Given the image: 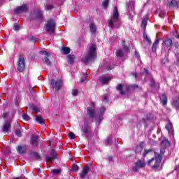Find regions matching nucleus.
I'll use <instances>...</instances> for the list:
<instances>
[{
    "mask_svg": "<svg viewBox=\"0 0 179 179\" xmlns=\"http://www.w3.org/2000/svg\"><path fill=\"white\" fill-rule=\"evenodd\" d=\"M96 58H97V48L96 45L93 44L90 47L87 55L83 59V62L89 64V62H93Z\"/></svg>",
    "mask_w": 179,
    "mask_h": 179,
    "instance_id": "1",
    "label": "nucleus"
},
{
    "mask_svg": "<svg viewBox=\"0 0 179 179\" xmlns=\"http://www.w3.org/2000/svg\"><path fill=\"white\" fill-rule=\"evenodd\" d=\"M165 149L161 148L160 152L161 154L155 153V159L152 158L150 160L148 161V164H152L153 162H155V164L152 166L154 169H159L160 167V164H162V155H164Z\"/></svg>",
    "mask_w": 179,
    "mask_h": 179,
    "instance_id": "2",
    "label": "nucleus"
},
{
    "mask_svg": "<svg viewBox=\"0 0 179 179\" xmlns=\"http://www.w3.org/2000/svg\"><path fill=\"white\" fill-rule=\"evenodd\" d=\"M15 65L17 71H18L20 73H23V72L26 71V60L24 59V57L20 55Z\"/></svg>",
    "mask_w": 179,
    "mask_h": 179,
    "instance_id": "3",
    "label": "nucleus"
},
{
    "mask_svg": "<svg viewBox=\"0 0 179 179\" xmlns=\"http://www.w3.org/2000/svg\"><path fill=\"white\" fill-rule=\"evenodd\" d=\"M121 26V18L120 17V12L118 11V8L115 7L113 9V27L117 28Z\"/></svg>",
    "mask_w": 179,
    "mask_h": 179,
    "instance_id": "4",
    "label": "nucleus"
},
{
    "mask_svg": "<svg viewBox=\"0 0 179 179\" xmlns=\"http://www.w3.org/2000/svg\"><path fill=\"white\" fill-rule=\"evenodd\" d=\"M40 53L42 55H45L43 58H42V62L44 65H47L48 66H51V58L52 55L50 54V52L45 51V50H42L40 52Z\"/></svg>",
    "mask_w": 179,
    "mask_h": 179,
    "instance_id": "5",
    "label": "nucleus"
},
{
    "mask_svg": "<svg viewBox=\"0 0 179 179\" xmlns=\"http://www.w3.org/2000/svg\"><path fill=\"white\" fill-rule=\"evenodd\" d=\"M29 11V5L24 3L22 6L16 7L14 10V15H22V13H26Z\"/></svg>",
    "mask_w": 179,
    "mask_h": 179,
    "instance_id": "6",
    "label": "nucleus"
},
{
    "mask_svg": "<svg viewBox=\"0 0 179 179\" xmlns=\"http://www.w3.org/2000/svg\"><path fill=\"white\" fill-rule=\"evenodd\" d=\"M46 31L50 34H54L55 33V22L52 20H49L45 23Z\"/></svg>",
    "mask_w": 179,
    "mask_h": 179,
    "instance_id": "7",
    "label": "nucleus"
},
{
    "mask_svg": "<svg viewBox=\"0 0 179 179\" xmlns=\"http://www.w3.org/2000/svg\"><path fill=\"white\" fill-rule=\"evenodd\" d=\"M43 16V11L40 9H36L34 13L30 14V19L31 20H41Z\"/></svg>",
    "mask_w": 179,
    "mask_h": 179,
    "instance_id": "8",
    "label": "nucleus"
},
{
    "mask_svg": "<svg viewBox=\"0 0 179 179\" xmlns=\"http://www.w3.org/2000/svg\"><path fill=\"white\" fill-rule=\"evenodd\" d=\"M50 157L46 156V162H49L50 163L54 162V160L57 159L58 157V153L55 149L50 150Z\"/></svg>",
    "mask_w": 179,
    "mask_h": 179,
    "instance_id": "9",
    "label": "nucleus"
},
{
    "mask_svg": "<svg viewBox=\"0 0 179 179\" xmlns=\"http://www.w3.org/2000/svg\"><path fill=\"white\" fill-rule=\"evenodd\" d=\"M51 85L56 92H59L62 86V81L61 80H57L55 81L53 78L50 80Z\"/></svg>",
    "mask_w": 179,
    "mask_h": 179,
    "instance_id": "10",
    "label": "nucleus"
},
{
    "mask_svg": "<svg viewBox=\"0 0 179 179\" xmlns=\"http://www.w3.org/2000/svg\"><path fill=\"white\" fill-rule=\"evenodd\" d=\"M27 145L22 144L18 145L15 149L19 155H26V153L27 152Z\"/></svg>",
    "mask_w": 179,
    "mask_h": 179,
    "instance_id": "11",
    "label": "nucleus"
},
{
    "mask_svg": "<svg viewBox=\"0 0 179 179\" xmlns=\"http://www.w3.org/2000/svg\"><path fill=\"white\" fill-rule=\"evenodd\" d=\"M143 167H145V162L139 159L134 164V166L132 167V170L133 171L138 172L140 169H143Z\"/></svg>",
    "mask_w": 179,
    "mask_h": 179,
    "instance_id": "12",
    "label": "nucleus"
},
{
    "mask_svg": "<svg viewBox=\"0 0 179 179\" xmlns=\"http://www.w3.org/2000/svg\"><path fill=\"white\" fill-rule=\"evenodd\" d=\"M113 80V78L111 77H106V76H100L99 78V81L100 82L101 85H108Z\"/></svg>",
    "mask_w": 179,
    "mask_h": 179,
    "instance_id": "13",
    "label": "nucleus"
},
{
    "mask_svg": "<svg viewBox=\"0 0 179 179\" xmlns=\"http://www.w3.org/2000/svg\"><path fill=\"white\" fill-rule=\"evenodd\" d=\"M38 142H40L38 140V136L32 134L29 140L30 145H31V146H38Z\"/></svg>",
    "mask_w": 179,
    "mask_h": 179,
    "instance_id": "14",
    "label": "nucleus"
},
{
    "mask_svg": "<svg viewBox=\"0 0 179 179\" xmlns=\"http://www.w3.org/2000/svg\"><path fill=\"white\" fill-rule=\"evenodd\" d=\"M90 171V167L89 165H86L82 170V171L79 173V177L80 178H85L86 176H87V173Z\"/></svg>",
    "mask_w": 179,
    "mask_h": 179,
    "instance_id": "15",
    "label": "nucleus"
},
{
    "mask_svg": "<svg viewBox=\"0 0 179 179\" xmlns=\"http://www.w3.org/2000/svg\"><path fill=\"white\" fill-rule=\"evenodd\" d=\"M171 45H173V40L171 38H166L162 43L163 48H166V50H170Z\"/></svg>",
    "mask_w": 179,
    "mask_h": 179,
    "instance_id": "16",
    "label": "nucleus"
},
{
    "mask_svg": "<svg viewBox=\"0 0 179 179\" xmlns=\"http://www.w3.org/2000/svg\"><path fill=\"white\" fill-rule=\"evenodd\" d=\"M81 132H83L82 136L89 134V124L86 122L84 123L83 126L81 127Z\"/></svg>",
    "mask_w": 179,
    "mask_h": 179,
    "instance_id": "17",
    "label": "nucleus"
},
{
    "mask_svg": "<svg viewBox=\"0 0 179 179\" xmlns=\"http://www.w3.org/2000/svg\"><path fill=\"white\" fill-rule=\"evenodd\" d=\"M87 115H88V117H90V118H94V108L88 106L87 108Z\"/></svg>",
    "mask_w": 179,
    "mask_h": 179,
    "instance_id": "18",
    "label": "nucleus"
},
{
    "mask_svg": "<svg viewBox=\"0 0 179 179\" xmlns=\"http://www.w3.org/2000/svg\"><path fill=\"white\" fill-rule=\"evenodd\" d=\"M12 127L10 122H6L3 126L1 131L2 132H9V129Z\"/></svg>",
    "mask_w": 179,
    "mask_h": 179,
    "instance_id": "19",
    "label": "nucleus"
},
{
    "mask_svg": "<svg viewBox=\"0 0 179 179\" xmlns=\"http://www.w3.org/2000/svg\"><path fill=\"white\" fill-rule=\"evenodd\" d=\"M169 8H178V2L176 0H171L168 2Z\"/></svg>",
    "mask_w": 179,
    "mask_h": 179,
    "instance_id": "20",
    "label": "nucleus"
},
{
    "mask_svg": "<svg viewBox=\"0 0 179 179\" xmlns=\"http://www.w3.org/2000/svg\"><path fill=\"white\" fill-rule=\"evenodd\" d=\"M172 106L176 108V110H178L179 108V95L176 97H175L172 102Z\"/></svg>",
    "mask_w": 179,
    "mask_h": 179,
    "instance_id": "21",
    "label": "nucleus"
},
{
    "mask_svg": "<svg viewBox=\"0 0 179 179\" xmlns=\"http://www.w3.org/2000/svg\"><path fill=\"white\" fill-rule=\"evenodd\" d=\"M129 6H130V9L131 11H131H129V15H130L131 16H134V15H135V13L134 12V8L135 6V2L130 1L129 2Z\"/></svg>",
    "mask_w": 179,
    "mask_h": 179,
    "instance_id": "22",
    "label": "nucleus"
},
{
    "mask_svg": "<svg viewBox=\"0 0 179 179\" xmlns=\"http://www.w3.org/2000/svg\"><path fill=\"white\" fill-rule=\"evenodd\" d=\"M36 122L38 124H40L41 125H45V120L44 118H42L41 116L37 115L36 118Z\"/></svg>",
    "mask_w": 179,
    "mask_h": 179,
    "instance_id": "23",
    "label": "nucleus"
},
{
    "mask_svg": "<svg viewBox=\"0 0 179 179\" xmlns=\"http://www.w3.org/2000/svg\"><path fill=\"white\" fill-rule=\"evenodd\" d=\"M160 101L162 103V106H167V96H166V94H163L160 96Z\"/></svg>",
    "mask_w": 179,
    "mask_h": 179,
    "instance_id": "24",
    "label": "nucleus"
},
{
    "mask_svg": "<svg viewBox=\"0 0 179 179\" xmlns=\"http://www.w3.org/2000/svg\"><path fill=\"white\" fill-rule=\"evenodd\" d=\"M159 43H160V40H159V39L155 40V43L152 45V48L153 52H156V50H157V45H159Z\"/></svg>",
    "mask_w": 179,
    "mask_h": 179,
    "instance_id": "25",
    "label": "nucleus"
},
{
    "mask_svg": "<svg viewBox=\"0 0 179 179\" xmlns=\"http://www.w3.org/2000/svg\"><path fill=\"white\" fill-rule=\"evenodd\" d=\"M166 128L169 135H173V124H171V123H168Z\"/></svg>",
    "mask_w": 179,
    "mask_h": 179,
    "instance_id": "26",
    "label": "nucleus"
},
{
    "mask_svg": "<svg viewBox=\"0 0 179 179\" xmlns=\"http://www.w3.org/2000/svg\"><path fill=\"white\" fill-rule=\"evenodd\" d=\"M90 29L91 33H96L97 31V27H96V24L92 22L90 24Z\"/></svg>",
    "mask_w": 179,
    "mask_h": 179,
    "instance_id": "27",
    "label": "nucleus"
},
{
    "mask_svg": "<svg viewBox=\"0 0 179 179\" xmlns=\"http://www.w3.org/2000/svg\"><path fill=\"white\" fill-rule=\"evenodd\" d=\"M29 108L34 111V113H40V109H38V107L37 106L32 104L29 106Z\"/></svg>",
    "mask_w": 179,
    "mask_h": 179,
    "instance_id": "28",
    "label": "nucleus"
},
{
    "mask_svg": "<svg viewBox=\"0 0 179 179\" xmlns=\"http://www.w3.org/2000/svg\"><path fill=\"white\" fill-rule=\"evenodd\" d=\"M62 51L63 54H64V55H66L71 52V48H69L68 47H63L62 48Z\"/></svg>",
    "mask_w": 179,
    "mask_h": 179,
    "instance_id": "29",
    "label": "nucleus"
},
{
    "mask_svg": "<svg viewBox=\"0 0 179 179\" xmlns=\"http://www.w3.org/2000/svg\"><path fill=\"white\" fill-rule=\"evenodd\" d=\"M142 150H143V147L142 146V143H141L139 145H138L136 149L135 152L136 153H142Z\"/></svg>",
    "mask_w": 179,
    "mask_h": 179,
    "instance_id": "30",
    "label": "nucleus"
},
{
    "mask_svg": "<svg viewBox=\"0 0 179 179\" xmlns=\"http://www.w3.org/2000/svg\"><path fill=\"white\" fill-rule=\"evenodd\" d=\"M104 111H106V108L104 107H102L98 111L99 114V120H101V117H103V114H104Z\"/></svg>",
    "mask_w": 179,
    "mask_h": 179,
    "instance_id": "31",
    "label": "nucleus"
},
{
    "mask_svg": "<svg viewBox=\"0 0 179 179\" xmlns=\"http://www.w3.org/2000/svg\"><path fill=\"white\" fill-rule=\"evenodd\" d=\"M32 155L36 160H41V155H40V154L38 152L34 151V152H32Z\"/></svg>",
    "mask_w": 179,
    "mask_h": 179,
    "instance_id": "32",
    "label": "nucleus"
},
{
    "mask_svg": "<svg viewBox=\"0 0 179 179\" xmlns=\"http://www.w3.org/2000/svg\"><path fill=\"white\" fill-rule=\"evenodd\" d=\"M148 25V18L145 17L143 20V22L141 23V27H143V29L145 30V29H146V26Z\"/></svg>",
    "mask_w": 179,
    "mask_h": 179,
    "instance_id": "33",
    "label": "nucleus"
},
{
    "mask_svg": "<svg viewBox=\"0 0 179 179\" xmlns=\"http://www.w3.org/2000/svg\"><path fill=\"white\" fill-rule=\"evenodd\" d=\"M67 58H69V64H71V65H72V64H73V62H75V61H74L75 57H73V55H67Z\"/></svg>",
    "mask_w": 179,
    "mask_h": 179,
    "instance_id": "34",
    "label": "nucleus"
},
{
    "mask_svg": "<svg viewBox=\"0 0 179 179\" xmlns=\"http://www.w3.org/2000/svg\"><path fill=\"white\" fill-rule=\"evenodd\" d=\"M15 135L18 138H22V136H23V132L20 129H16L15 130Z\"/></svg>",
    "mask_w": 179,
    "mask_h": 179,
    "instance_id": "35",
    "label": "nucleus"
},
{
    "mask_svg": "<svg viewBox=\"0 0 179 179\" xmlns=\"http://www.w3.org/2000/svg\"><path fill=\"white\" fill-rule=\"evenodd\" d=\"M22 120H24V121H29L30 120V116H29V115L26 113H23L22 115Z\"/></svg>",
    "mask_w": 179,
    "mask_h": 179,
    "instance_id": "36",
    "label": "nucleus"
},
{
    "mask_svg": "<svg viewBox=\"0 0 179 179\" xmlns=\"http://www.w3.org/2000/svg\"><path fill=\"white\" fill-rule=\"evenodd\" d=\"M143 37H144L145 41H148V43H149V44H152V40L150 39V38H149L148 34H144Z\"/></svg>",
    "mask_w": 179,
    "mask_h": 179,
    "instance_id": "37",
    "label": "nucleus"
},
{
    "mask_svg": "<svg viewBox=\"0 0 179 179\" xmlns=\"http://www.w3.org/2000/svg\"><path fill=\"white\" fill-rule=\"evenodd\" d=\"M117 57H121L124 55V51L122 50H117L116 52Z\"/></svg>",
    "mask_w": 179,
    "mask_h": 179,
    "instance_id": "38",
    "label": "nucleus"
},
{
    "mask_svg": "<svg viewBox=\"0 0 179 179\" xmlns=\"http://www.w3.org/2000/svg\"><path fill=\"white\" fill-rule=\"evenodd\" d=\"M52 174L59 175L61 174V169H53L51 171Z\"/></svg>",
    "mask_w": 179,
    "mask_h": 179,
    "instance_id": "39",
    "label": "nucleus"
},
{
    "mask_svg": "<svg viewBox=\"0 0 179 179\" xmlns=\"http://www.w3.org/2000/svg\"><path fill=\"white\" fill-rule=\"evenodd\" d=\"M108 2L109 1L108 0H104L102 3V6L103 8H104V9H106V8H108Z\"/></svg>",
    "mask_w": 179,
    "mask_h": 179,
    "instance_id": "40",
    "label": "nucleus"
},
{
    "mask_svg": "<svg viewBox=\"0 0 179 179\" xmlns=\"http://www.w3.org/2000/svg\"><path fill=\"white\" fill-rule=\"evenodd\" d=\"M162 144L164 145V146H170V142L168 140L164 139L162 141Z\"/></svg>",
    "mask_w": 179,
    "mask_h": 179,
    "instance_id": "41",
    "label": "nucleus"
},
{
    "mask_svg": "<svg viewBox=\"0 0 179 179\" xmlns=\"http://www.w3.org/2000/svg\"><path fill=\"white\" fill-rule=\"evenodd\" d=\"M69 139H75L76 137L75 136V134L73 132L71 131L69 134Z\"/></svg>",
    "mask_w": 179,
    "mask_h": 179,
    "instance_id": "42",
    "label": "nucleus"
},
{
    "mask_svg": "<svg viewBox=\"0 0 179 179\" xmlns=\"http://www.w3.org/2000/svg\"><path fill=\"white\" fill-rule=\"evenodd\" d=\"M71 93H72V96H76L79 94V92L78 91V90L74 89V90H72Z\"/></svg>",
    "mask_w": 179,
    "mask_h": 179,
    "instance_id": "43",
    "label": "nucleus"
},
{
    "mask_svg": "<svg viewBox=\"0 0 179 179\" xmlns=\"http://www.w3.org/2000/svg\"><path fill=\"white\" fill-rule=\"evenodd\" d=\"M78 170H79V166L76 164H74L73 165L72 171H78Z\"/></svg>",
    "mask_w": 179,
    "mask_h": 179,
    "instance_id": "44",
    "label": "nucleus"
},
{
    "mask_svg": "<svg viewBox=\"0 0 179 179\" xmlns=\"http://www.w3.org/2000/svg\"><path fill=\"white\" fill-rule=\"evenodd\" d=\"M103 101H105V103H108V95H107V94L103 95Z\"/></svg>",
    "mask_w": 179,
    "mask_h": 179,
    "instance_id": "45",
    "label": "nucleus"
},
{
    "mask_svg": "<svg viewBox=\"0 0 179 179\" xmlns=\"http://www.w3.org/2000/svg\"><path fill=\"white\" fill-rule=\"evenodd\" d=\"M14 30L15 31H18V30H20V25L19 24L14 25Z\"/></svg>",
    "mask_w": 179,
    "mask_h": 179,
    "instance_id": "46",
    "label": "nucleus"
},
{
    "mask_svg": "<svg viewBox=\"0 0 179 179\" xmlns=\"http://www.w3.org/2000/svg\"><path fill=\"white\" fill-rule=\"evenodd\" d=\"M109 27L110 29L113 28V17L110 18V20L108 22Z\"/></svg>",
    "mask_w": 179,
    "mask_h": 179,
    "instance_id": "47",
    "label": "nucleus"
},
{
    "mask_svg": "<svg viewBox=\"0 0 179 179\" xmlns=\"http://www.w3.org/2000/svg\"><path fill=\"white\" fill-rule=\"evenodd\" d=\"M129 89H138V85H129Z\"/></svg>",
    "mask_w": 179,
    "mask_h": 179,
    "instance_id": "48",
    "label": "nucleus"
},
{
    "mask_svg": "<svg viewBox=\"0 0 179 179\" xmlns=\"http://www.w3.org/2000/svg\"><path fill=\"white\" fill-rule=\"evenodd\" d=\"M46 8H47V9H48V10H51L52 9H54V6H53L52 5H48V6H46Z\"/></svg>",
    "mask_w": 179,
    "mask_h": 179,
    "instance_id": "49",
    "label": "nucleus"
},
{
    "mask_svg": "<svg viewBox=\"0 0 179 179\" xmlns=\"http://www.w3.org/2000/svg\"><path fill=\"white\" fill-rule=\"evenodd\" d=\"M29 41H37V38H36L34 36H30Z\"/></svg>",
    "mask_w": 179,
    "mask_h": 179,
    "instance_id": "50",
    "label": "nucleus"
},
{
    "mask_svg": "<svg viewBox=\"0 0 179 179\" xmlns=\"http://www.w3.org/2000/svg\"><path fill=\"white\" fill-rule=\"evenodd\" d=\"M117 90H120V92H121V90H122V85L120 84L117 85Z\"/></svg>",
    "mask_w": 179,
    "mask_h": 179,
    "instance_id": "51",
    "label": "nucleus"
},
{
    "mask_svg": "<svg viewBox=\"0 0 179 179\" xmlns=\"http://www.w3.org/2000/svg\"><path fill=\"white\" fill-rule=\"evenodd\" d=\"M150 152H152L151 150H145L144 152V156H146V155H148V153H150Z\"/></svg>",
    "mask_w": 179,
    "mask_h": 179,
    "instance_id": "52",
    "label": "nucleus"
},
{
    "mask_svg": "<svg viewBox=\"0 0 179 179\" xmlns=\"http://www.w3.org/2000/svg\"><path fill=\"white\" fill-rule=\"evenodd\" d=\"M107 159L109 160V162H112V161H113V156L108 155V156L107 157Z\"/></svg>",
    "mask_w": 179,
    "mask_h": 179,
    "instance_id": "53",
    "label": "nucleus"
},
{
    "mask_svg": "<svg viewBox=\"0 0 179 179\" xmlns=\"http://www.w3.org/2000/svg\"><path fill=\"white\" fill-rule=\"evenodd\" d=\"M106 142L107 143H113V141L110 138H107Z\"/></svg>",
    "mask_w": 179,
    "mask_h": 179,
    "instance_id": "54",
    "label": "nucleus"
},
{
    "mask_svg": "<svg viewBox=\"0 0 179 179\" xmlns=\"http://www.w3.org/2000/svg\"><path fill=\"white\" fill-rule=\"evenodd\" d=\"M80 82H81V83H85V82H86V78L85 77V78H81Z\"/></svg>",
    "mask_w": 179,
    "mask_h": 179,
    "instance_id": "55",
    "label": "nucleus"
},
{
    "mask_svg": "<svg viewBox=\"0 0 179 179\" xmlns=\"http://www.w3.org/2000/svg\"><path fill=\"white\" fill-rule=\"evenodd\" d=\"M29 92H30V93H31V94L34 93V88H32V87L29 88Z\"/></svg>",
    "mask_w": 179,
    "mask_h": 179,
    "instance_id": "56",
    "label": "nucleus"
},
{
    "mask_svg": "<svg viewBox=\"0 0 179 179\" xmlns=\"http://www.w3.org/2000/svg\"><path fill=\"white\" fill-rule=\"evenodd\" d=\"M83 76H85V78H87V72H84L83 73Z\"/></svg>",
    "mask_w": 179,
    "mask_h": 179,
    "instance_id": "57",
    "label": "nucleus"
},
{
    "mask_svg": "<svg viewBox=\"0 0 179 179\" xmlns=\"http://www.w3.org/2000/svg\"><path fill=\"white\" fill-rule=\"evenodd\" d=\"M124 51L128 52L129 49L128 48V47L124 46Z\"/></svg>",
    "mask_w": 179,
    "mask_h": 179,
    "instance_id": "58",
    "label": "nucleus"
},
{
    "mask_svg": "<svg viewBox=\"0 0 179 179\" xmlns=\"http://www.w3.org/2000/svg\"><path fill=\"white\" fill-rule=\"evenodd\" d=\"M151 86H152V87H155V81H151Z\"/></svg>",
    "mask_w": 179,
    "mask_h": 179,
    "instance_id": "59",
    "label": "nucleus"
},
{
    "mask_svg": "<svg viewBox=\"0 0 179 179\" xmlns=\"http://www.w3.org/2000/svg\"><path fill=\"white\" fill-rule=\"evenodd\" d=\"M15 106H16L17 107H19V102H17V101H15Z\"/></svg>",
    "mask_w": 179,
    "mask_h": 179,
    "instance_id": "60",
    "label": "nucleus"
},
{
    "mask_svg": "<svg viewBox=\"0 0 179 179\" xmlns=\"http://www.w3.org/2000/svg\"><path fill=\"white\" fill-rule=\"evenodd\" d=\"M135 55H136V57H139V53L138 52H136Z\"/></svg>",
    "mask_w": 179,
    "mask_h": 179,
    "instance_id": "61",
    "label": "nucleus"
},
{
    "mask_svg": "<svg viewBox=\"0 0 179 179\" xmlns=\"http://www.w3.org/2000/svg\"><path fill=\"white\" fill-rule=\"evenodd\" d=\"M133 75H134V76H135L136 78L137 76H138V74H136V73H134Z\"/></svg>",
    "mask_w": 179,
    "mask_h": 179,
    "instance_id": "62",
    "label": "nucleus"
},
{
    "mask_svg": "<svg viewBox=\"0 0 179 179\" xmlns=\"http://www.w3.org/2000/svg\"><path fill=\"white\" fill-rule=\"evenodd\" d=\"M176 57H177L178 61V62H179V54H178V55H176Z\"/></svg>",
    "mask_w": 179,
    "mask_h": 179,
    "instance_id": "63",
    "label": "nucleus"
},
{
    "mask_svg": "<svg viewBox=\"0 0 179 179\" xmlns=\"http://www.w3.org/2000/svg\"><path fill=\"white\" fill-rule=\"evenodd\" d=\"M13 179H22L20 177L14 178Z\"/></svg>",
    "mask_w": 179,
    "mask_h": 179,
    "instance_id": "64",
    "label": "nucleus"
}]
</instances>
